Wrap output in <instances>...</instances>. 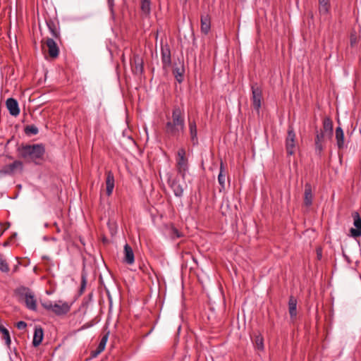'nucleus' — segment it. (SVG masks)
<instances>
[{
  "mask_svg": "<svg viewBox=\"0 0 361 361\" xmlns=\"http://www.w3.org/2000/svg\"><path fill=\"white\" fill-rule=\"evenodd\" d=\"M87 285V274L85 271L82 272L81 274V283L79 290V295H82L86 288Z\"/></svg>",
  "mask_w": 361,
  "mask_h": 361,
  "instance_id": "473e14b6",
  "label": "nucleus"
},
{
  "mask_svg": "<svg viewBox=\"0 0 361 361\" xmlns=\"http://www.w3.org/2000/svg\"><path fill=\"white\" fill-rule=\"evenodd\" d=\"M334 124L329 117H325L323 120V128L319 131L324 132L327 138L331 139L333 137Z\"/></svg>",
  "mask_w": 361,
  "mask_h": 361,
  "instance_id": "dca6fc26",
  "label": "nucleus"
},
{
  "mask_svg": "<svg viewBox=\"0 0 361 361\" xmlns=\"http://www.w3.org/2000/svg\"><path fill=\"white\" fill-rule=\"evenodd\" d=\"M161 62H162L164 68L170 66L171 65V56L170 47L168 44L161 45Z\"/></svg>",
  "mask_w": 361,
  "mask_h": 361,
  "instance_id": "4468645a",
  "label": "nucleus"
},
{
  "mask_svg": "<svg viewBox=\"0 0 361 361\" xmlns=\"http://www.w3.org/2000/svg\"><path fill=\"white\" fill-rule=\"evenodd\" d=\"M317 257L319 260H320L322 257V250L321 247L317 248Z\"/></svg>",
  "mask_w": 361,
  "mask_h": 361,
  "instance_id": "a19ab883",
  "label": "nucleus"
},
{
  "mask_svg": "<svg viewBox=\"0 0 361 361\" xmlns=\"http://www.w3.org/2000/svg\"><path fill=\"white\" fill-rule=\"evenodd\" d=\"M109 334V332L108 331L106 334H105L102 336V339H101V341H100V342H99V343L98 345V347H99V350L100 349H102L103 350H104L106 344V342L108 341Z\"/></svg>",
  "mask_w": 361,
  "mask_h": 361,
  "instance_id": "c9c22d12",
  "label": "nucleus"
},
{
  "mask_svg": "<svg viewBox=\"0 0 361 361\" xmlns=\"http://www.w3.org/2000/svg\"><path fill=\"white\" fill-rule=\"evenodd\" d=\"M169 235L171 238H178L182 236L181 233L173 226H171L169 229Z\"/></svg>",
  "mask_w": 361,
  "mask_h": 361,
  "instance_id": "72a5a7b5",
  "label": "nucleus"
},
{
  "mask_svg": "<svg viewBox=\"0 0 361 361\" xmlns=\"http://www.w3.org/2000/svg\"><path fill=\"white\" fill-rule=\"evenodd\" d=\"M88 297H89V298H90V299H91V298H92V293H90V294L88 295Z\"/></svg>",
  "mask_w": 361,
  "mask_h": 361,
  "instance_id": "49530a36",
  "label": "nucleus"
},
{
  "mask_svg": "<svg viewBox=\"0 0 361 361\" xmlns=\"http://www.w3.org/2000/svg\"><path fill=\"white\" fill-rule=\"evenodd\" d=\"M20 264V262H18V264H16V265L13 267V272H16V271H18V264Z\"/></svg>",
  "mask_w": 361,
  "mask_h": 361,
  "instance_id": "79ce46f5",
  "label": "nucleus"
},
{
  "mask_svg": "<svg viewBox=\"0 0 361 361\" xmlns=\"http://www.w3.org/2000/svg\"><path fill=\"white\" fill-rule=\"evenodd\" d=\"M335 133L338 148L341 149L344 147V133L341 127L338 126L336 128Z\"/></svg>",
  "mask_w": 361,
  "mask_h": 361,
  "instance_id": "bb28decb",
  "label": "nucleus"
},
{
  "mask_svg": "<svg viewBox=\"0 0 361 361\" xmlns=\"http://www.w3.org/2000/svg\"><path fill=\"white\" fill-rule=\"evenodd\" d=\"M185 130L184 105H174L171 112V119L168 120L164 127V133L169 137H177Z\"/></svg>",
  "mask_w": 361,
  "mask_h": 361,
  "instance_id": "f257e3e1",
  "label": "nucleus"
},
{
  "mask_svg": "<svg viewBox=\"0 0 361 361\" xmlns=\"http://www.w3.org/2000/svg\"><path fill=\"white\" fill-rule=\"evenodd\" d=\"M16 327L20 330H24L27 327V323L23 321H20L16 323Z\"/></svg>",
  "mask_w": 361,
  "mask_h": 361,
  "instance_id": "e433bc0d",
  "label": "nucleus"
},
{
  "mask_svg": "<svg viewBox=\"0 0 361 361\" xmlns=\"http://www.w3.org/2000/svg\"><path fill=\"white\" fill-rule=\"evenodd\" d=\"M313 194L312 190V185L310 183H307L305 185L304 192V204L306 207H310L312 204Z\"/></svg>",
  "mask_w": 361,
  "mask_h": 361,
  "instance_id": "aec40b11",
  "label": "nucleus"
},
{
  "mask_svg": "<svg viewBox=\"0 0 361 361\" xmlns=\"http://www.w3.org/2000/svg\"><path fill=\"white\" fill-rule=\"evenodd\" d=\"M17 152L21 158L29 159L35 164H39L44 160L45 154V147L42 143L40 144H21L17 148Z\"/></svg>",
  "mask_w": 361,
  "mask_h": 361,
  "instance_id": "f03ea898",
  "label": "nucleus"
},
{
  "mask_svg": "<svg viewBox=\"0 0 361 361\" xmlns=\"http://www.w3.org/2000/svg\"><path fill=\"white\" fill-rule=\"evenodd\" d=\"M295 133L292 126H289L286 138V149L288 155H293L295 153Z\"/></svg>",
  "mask_w": 361,
  "mask_h": 361,
  "instance_id": "423d86ee",
  "label": "nucleus"
},
{
  "mask_svg": "<svg viewBox=\"0 0 361 361\" xmlns=\"http://www.w3.org/2000/svg\"><path fill=\"white\" fill-rule=\"evenodd\" d=\"M188 128L190 140L192 143L193 146H196L199 144L198 137H197V124L195 119H190L188 118Z\"/></svg>",
  "mask_w": 361,
  "mask_h": 361,
  "instance_id": "ddd939ff",
  "label": "nucleus"
},
{
  "mask_svg": "<svg viewBox=\"0 0 361 361\" xmlns=\"http://www.w3.org/2000/svg\"><path fill=\"white\" fill-rule=\"evenodd\" d=\"M130 64L133 73L135 75H142L144 71L143 59L137 54H134L131 59Z\"/></svg>",
  "mask_w": 361,
  "mask_h": 361,
  "instance_id": "1a4fd4ad",
  "label": "nucleus"
},
{
  "mask_svg": "<svg viewBox=\"0 0 361 361\" xmlns=\"http://www.w3.org/2000/svg\"><path fill=\"white\" fill-rule=\"evenodd\" d=\"M45 21L52 37L56 39H59L61 35L58 20L49 17L45 19Z\"/></svg>",
  "mask_w": 361,
  "mask_h": 361,
  "instance_id": "9b49d317",
  "label": "nucleus"
},
{
  "mask_svg": "<svg viewBox=\"0 0 361 361\" xmlns=\"http://www.w3.org/2000/svg\"><path fill=\"white\" fill-rule=\"evenodd\" d=\"M18 300L24 302L26 307L31 310H37V301L33 292L27 287L20 286L15 290Z\"/></svg>",
  "mask_w": 361,
  "mask_h": 361,
  "instance_id": "7ed1b4c3",
  "label": "nucleus"
},
{
  "mask_svg": "<svg viewBox=\"0 0 361 361\" xmlns=\"http://www.w3.org/2000/svg\"><path fill=\"white\" fill-rule=\"evenodd\" d=\"M42 306L47 310L53 311L54 305L51 302L42 303Z\"/></svg>",
  "mask_w": 361,
  "mask_h": 361,
  "instance_id": "58836bf2",
  "label": "nucleus"
},
{
  "mask_svg": "<svg viewBox=\"0 0 361 361\" xmlns=\"http://www.w3.org/2000/svg\"><path fill=\"white\" fill-rule=\"evenodd\" d=\"M24 132L26 135H37L39 132L38 128L34 125H28L24 128Z\"/></svg>",
  "mask_w": 361,
  "mask_h": 361,
  "instance_id": "7c9ffc66",
  "label": "nucleus"
},
{
  "mask_svg": "<svg viewBox=\"0 0 361 361\" xmlns=\"http://www.w3.org/2000/svg\"><path fill=\"white\" fill-rule=\"evenodd\" d=\"M16 235H17V233H13V234L11 236V238H11V239L14 238H16Z\"/></svg>",
  "mask_w": 361,
  "mask_h": 361,
  "instance_id": "a18cd8bd",
  "label": "nucleus"
},
{
  "mask_svg": "<svg viewBox=\"0 0 361 361\" xmlns=\"http://www.w3.org/2000/svg\"><path fill=\"white\" fill-rule=\"evenodd\" d=\"M178 158L176 160V169L178 173L181 176L183 179H185L186 172L188 170V161L185 157V150L184 148H180L177 152Z\"/></svg>",
  "mask_w": 361,
  "mask_h": 361,
  "instance_id": "20e7f679",
  "label": "nucleus"
},
{
  "mask_svg": "<svg viewBox=\"0 0 361 361\" xmlns=\"http://www.w3.org/2000/svg\"><path fill=\"white\" fill-rule=\"evenodd\" d=\"M71 307L67 302L62 305L55 303L53 306V312L58 316L65 315L70 311Z\"/></svg>",
  "mask_w": 361,
  "mask_h": 361,
  "instance_id": "4be33fe9",
  "label": "nucleus"
},
{
  "mask_svg": "<svg viewBox=\"0 0 361 361\" xmlns=\"http://www.w3.org/2000/svg\"><path fill=\"white\" fill-rule=\"evenodd\" d=\"M0 270L5 273L9 271L8 264L6 261L2 258V256L0 257Z\"/></svg>",
  "mask_w": 361,
  "mask_h": 361,
  "instance_id": "f704fd0d",
  "label": "nucleus"
},
{
  "mask_svg": "<svg viewBox=\"0 0 361 361\" xmlns=\"http://www.w3.org/2000/svg\"><path fill=\"white\" fill-rule=\"evenodd\" d=\"M252 106L258 113L261 108L262 97V88L257 82L251 84Z\"/></svg>",
  "mask_w": 361,
  "mask_h": 361,
  "instance_id": "39448f33",
  "label": "nucleus"
},
{
  "mask_svg": "<svg viewBox=\"0 0 361 361\" xmlns=\"http://www.w3.org/2000/svg\"><path fill=\"white\" fill-rule=\"evenodd\" d=\"M288 312L292 319H295L297 316V300L290 296L288 301Z\"/></svg>",
  "mask_w": 361,
  "mask_h": 361,
  "instance_id": "393cba45",
  "label": "nucleus"
},
{
  "mask_svg": "<svg viewBox=\"0 0 361 361\" xmlns=\"http://www.w3.org/2000/svg\"><path fill=\"white\" fill-rule=\"evenodd\" d=\"M201 32L207 35L211 28V20L210 17L208 14H202L201 15Z\"/></svg>",
  "mask_w": 361,
  "mask_h": 361,
  "instance_id": "412c9836",
  "label": "nucleus"
},
{
  "mask_svg": "<svg viewBox=\"0 0 361 361\" xmlns=\"http://www.w3.org/2000/svg\"><path fill=\"white\" fill-rule=\"evenodd\" d=\"M151 1L150 0H140V9L145 15H149L151 11Z\"/></svg>",
  "mask_w": 361,
  "mask_h": 361,
  "instance_id": "c85d7f7f",
  "label": "nucleus"
},
{
  "mask_svg": "<svg viewBox=\"0 0 361 361\" xmlns=\"http://www.w3.org/2000/svg\"><path fill=\"white\" fill-rule=\"evenodd\" d=\"M225 180H226V173H225V167L223 162H221L220 164V171L218 176V181L221 186L220 191L224 190L225 188Z\"/></svg>",
  "mask_w": 361,
  "mask_h": 361,
  "instance_id": "cd10ccee",
  "label": "nucleus"
},
{
  "mask_svg": "<svg viewBox=\"0 0 361 361\" xmlns=\"http://www.w3.org/2000/svg\"><path fill=\"white\" fill-rule=\"evenodd\" d=\"M17 171L20 172L23 171V163L19 160H16L11 164L5 165L0 170V174L13 176Z\"/></svg>",
  "mask_w": 361,
  "mask_h": 361,
  "instance_id": "0eeeda50",
  "label": "nucleus"
},
{
  "mask_svg": "<svg viewBox=\"0 0 361 361\" xmlns=\"http://www.w3.org/2000/svg\"><path fill=\"white\" fill-rule=\"evenodd\" d=\"M1 255H0V257H1Z\"/></svg>",
  "mask_w": 361,
  "mask_h": 361,
  "instance_id": "09e8293b",
  "label": "nucleus"
},
{
  "mask_svg": "<svg viewBox=\"0 0 361 361\" xmlns=\"http://www.w3.org/2000/svg\"><path fill=\"white\" fill-rule=\"evenodd\" d=\"M123 253V262L127 264H133L135 261L134 252L132 247L127 243L124 245Z\"/></svg>",
  "mask_w": 361,
  "mask_h": 361,
  "instance_id": "f3484780",
  "label": "nucleus"
},
{
  "mask_svg": "<svg viewBox=\"0 0 361 361\" xmlns=\"http://www.w3.org/2000/svg\"><path fill=\"white\" fill-rule=\"evenodd\" d=\"M255 344L258 350H264V339H263V337L260 334L255 336Z\"/></svg>",
  "mask_w": 361,
  "mask_h": 361,
  "instance_id": "2f4dec72",
  "label": "nucleus"
},
{
  "mask_svg": "<svg viewBox=\"0 0 361 361\" xmlns=\"http://www.w3.org/2000/svg\"><path fill=\"white\" fill-rule=\"evenodd\" d=\"M0 332L3 335V338L5 340L6 345L9 347L11 345V343L9 331L6 327H4L1 324H0Z\"/></svg>",
  "mask_w": 361,
  "mask_h": 361,
  "instance_id": "c756f323",
  "label": "nucleus"
},
{
  "mask_svg": "<svg viewBox=\"0 0 361 361\" xmlns=\"http://www.w3.org/2000/svg\"><path fill=\"white\" fill-rule=\"evenodd\" d=\"M103 351L102 349H100L99 348V347L97 346V349L94 350H92L91 351V354H90V357L92 358L93 357H96L99 354H100Z\"/></svg>",
  "mask_w": 361,
  "mask_h": 361,
  "instance_id": "4c0bfd02",
  "label": "nucleus"
},
{
  "mask_svg": "<svg viewBox=\"0 0 361 361\" xmlns=\"http://www.w3.org/2000/svg\"><path fill=\"white\" fill-rule=\"evenodd\" d=\"M106 195L110 196L112 194L114 188V176L111 171L106 173Z\"/></svg>",
  "mask_w": 361,
  "mask_h": 361,
  "instance_id": "5701e85b",
  "label": "nucleus"
},
{
  "mask_svg": "<svg viewBox=\"0 0 361 361\" xmlns=\"http://www.w3.org/2000/svg\"><path fill=\"white\" fill-rule=\"evenodd\" d=\"M169 185L176 197H180L183 195V188L177 178L169 180Z\"/></svg>",
  "mask_w": 361,
  "mask_h": 361,
  "instance_id": "a211bd4d",
  "label": "nucleus"
},
{
  "mask_svg": "<svg viewBox=\"0 0 361 361\" xmlns=\"http://www.w3.org/2000/svg\"><path fill=\"white\" fill-rule=\"evenodd\" d=\"M9 243H9V240H6V242H4V243H3V246L6 247V246L8 245H9Z\"/></svg>",
  "mask_w": 361,
  "mask_h": 361,
  "instance_id": "c03bdc74",
  "label": "nucleus"
},
{
  "mask_svg": "<svg viewBox=\"0 0 361 361\" xmlns=\"http://www.w3.org/2000/svg\"><path fill=\"white\" fill-rule=\"evenodd\" d=\"M352 216L354 220L355 228H350V235L353 238H358L361 236V216L357 212H353Z\"/></svg>",
  "mask_w": 361,
  "mask_h": 361,
  "instance_id": "f8f14e48",
  "label": "nucleus"
},
{
  "mask_svg": "<svg viewBox=\"0 0 361 361\" xmlns=\"http://www.w3.org/2000/svg\"><path fill=\"white\" fill-rule=\"evenodd\" d=\"M315 138H314V146H315V153L319 157L322 156V152L324 150V137H326V134L324 133V132H320L318 130V129L316 128L315 130Z\"/></svg>",
  "mask_w": 361,
  "mask_h": 361,
  "instance_id": "9d476101",
  "label": "nucleus"
},
{
  "mask_svg": "<svg viewBox=\"0 0 361 361\" xmlns=\"http://www.w3.org/2000/svg\"><path fill=\"white\" fill-rule=\"evenodd\" d=\"M44 338V330L41 326H35L33 340H32V345L34 347L39 346Z\"/></svg>",
  "mask_w": 361,
  "mask_h": 361,
  "instance_id": "6ab92c4d",
  "label": "nucleus"
},
{
  "mask_svg": "<svg viewBox=\"0 0 361 361\" xmlns=\"http://www.w3.org/2000/svg\"><path fill=\"white\" fill-rule=\"evenodd\" d=\"M185 68L183 64H180L179 66H175L173 68V75L176 80L179 82H182L184 79Z\"/></svg>",
  "mask_w": 361,
  "mask_h": 361,
  "instance_id": "b1692460",
  "label": "nucleus"
},
{
  "mask_svg": "<svg viewBox=\"0 0 361 361\" xmlns=\"http://www.w3.org/2000/svg\"><path fill=\"white\" fill-rule=\"evenodd\" d=\"M319 12L321 15H327L331 9V0H318Z\"/></svg>",
  "mask_w": 361,
  "mask_h": 361,
  "instance_id": "a878e982",
  "label": "nucleus"
},
{
  "mask_svg": "<svg viewBox=\"0 0 361 361\" xmlns=\"http://www.w3.org/2000/svg\"><path fill=\"white\" fill-rule=\"evenodd\" d=\"M54 226H55V227H56V231H57V232H60V229H59V226H58L57 224H56V223H54Z\"/></svg>",
  "mask_w": 361,
  "mask_h": 361,
  "instance_id": "37998d69",
  "label": "nucleus"
},
{
  "mask_svg": "<svg viewBox=\"0 0 361 361\" xmlns=\"http://www.w3.org/2000/svg\"><path fill=\"white\" fill-rule=\"evenodd\" d=\"M42 46L44 44L47 46L48 55L51 59H55L59 56V48L53 38L47 37L45 40L42 41Z\"/></svg>",
  "mask_w": 361,
  "mask_h": 361,
  "instance_id": "6e6552de",
  "label": "nucleus"
},
{
  "mask_svg": "<svg viewBox=\"0 0 361 361\" xmlns=\"http://www.w3.org/2000/svg\"><path fill=\"white\" fill-rule=\"evenodd\" d=\"M7 157L9 159H12L13 157L11 156H7Z\"/></svg>",
  "mask_w": 361,
  "mask_h": 361,
  "instance_id": "de8ad7c7",
  "label": "nucleus"
},
{
  "mask_svg": "<svg viewBox=\"0 0 361 361\" xmlns=\"http://www.w3.org/2000/svg\"><path fill=\"white\" fill-rule=\"evenodd\" d=\"M109 8L112 13H114V0H107Z\"/></svg>",
  "mask_w": 361,
  "mask_h": 361,
  "instance_id": "ea45409f",
  "label": "nucleus"
},
{
  "mask_svg": "<svg viewBox=\"0 0 361 361\" xmlns=\"http://www.w3.org/2000/svg\"><path fill=\"white\" fill-rule=\"evenodd\" d=\"M6 106L11 116H17L19 115L20 111L18 101L16 99L8 98L6 101Z\"/></svg>",
  "mask_w": 361,
  "mask_h": 361,
  "instance_id": "2eb2a0df",
  "label": "nucleus"
}]
</instances>
